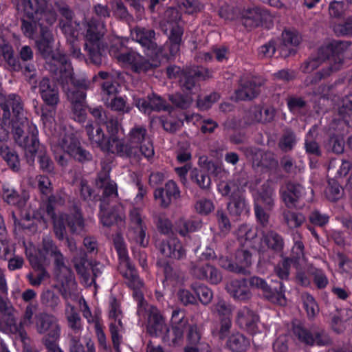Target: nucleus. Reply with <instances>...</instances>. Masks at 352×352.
<instances>
[{
  "label": "nucleus",
  "instance_id": "f3484780",
  "mask_svg": "<svg viewBox=\"0 0 352 352\" xmlns=\"http://www.w3.org/2000/svg\"><path fill=\"white\" fill-rule=\"evenodd\" d=\"M265 84V80L259 78L242 81L239 87L235 91V98L238 100H251L258 96L261 87Z\"/></svg>",
  "mask_w": 352,
  "mask_h": 352
},
{
  "label": "nucleus",
  "instance_id": "052dcab7",
  "mask_svg": "<svg viewBox=\"0 0 352 352\" xmlns=\"http://www.w3.org/2000/svg\"><path fill=\"white\" fill-rule=\"evenodd\" d=\"M42 305L55 311L60 302V297L54 291L50 289L44 290L41 295Z\"/></svg>",
  "mask_w": 352,
  "mask_h": 352
},
{
  "label": "nucleus",
  "instance_id": "a211bd4d",
  "mask_svg": "<svg viewBox=\"0 0 352 352\" xmlns=\"http://www.w3.org/2000/svg\"><path fill=\"white\" fill-rule=\"evenodd\" d=\"M102 151L116 154L123 157H137V148L129 145L124 139H120L117 136H109L106 140Z\"/></svg>",
  "mask_w": 352,
  "mask_h": 352
},
{
  "label": "nucleus",
  "instance_id": "f257e3e1",
  "mask_svg": "<svg viewBox=\"0 0 352 352\" xmlns=\"http://www.w3.org/2000/svg\"><path fill=\"white\" fill-rule=\"evenodd\" d=\"M39 254L53 258L54 276L58 283L53 287L59 292L64 299L67 300L75 292L76 282L72 269L65 265L63 254L55 243L50 239L43 240L42 248L39 250Z\"/></svg>",
  "mask_w": 352,
  "mask_h": 352
},
{
  "label": "nucleus",
  "instance_id": "49530a36",
  "mask_svg": "<svg viewBox=\"0 0 352 352\" xmlns=\"http://www.w3.org/2000/svg\"><path fill=\"white\" fill-rule=\"evenodd\" d=\"M85 131L91 144L102 149L106 142L102 129L98 126H94L93 124L88 123L85 126Z\"/></svg>",
  "mask_w": 352,
  "mask_h": 352
},
{
  "label": "nucleus",
  "instance_id": "e433bc0d",
  "mask_svg": "<svg viewBox=\"0 0 352 352\" xmlns=\"http://www.w3.org/2000/svg\"><path fill=\"white\" fill-rule=\"evenodd\" d=\"M171 322L172 330L175 336L173 342L177 343L182 339L184 332L188 327V319L184 317L183 312L179 310H174L172 314Z\"/></svg>",
  "mask_w": 352,
  "mask_h": 352
},
{
  "label": "nucleus",
  "instance_id": "7c9ffc66",
  "mask_svg": "<svg viewBox=\"0 0 352 352\" xmlns=\"http://www.w3.org/2000/svg\"><path fill=\"white\" fill-rule=\"evenodd\" d=\"M250 242L245 240L241 244L235 252V263L239 270V274H247L249 271L246 269L252 264V254L250 251Z\"/></svg>",
  "mask_w": 352,
  "mask_h": 352
},
{
  "label": "nucleus",
  "instance_id": "a878e982",
  "mask_svg": "<svg viewBox=\"0 0 352 352\" xmlns=\"http://www.w3.org/2000/svg\"><path fill=\"white\" fill-rule=\"evenodd\" d=\"M16 101L20 103L22 109L25 110L23 101L20 96L16 94L6 96L0 92V107L3 110L2 124L4 125H7L8 122H10L12 117L14 116V107H15Z\"/></svg>",
  "mask_w": 352,
  "mask_h": 352
},
{
  "label": "nucleus",
  "instance_id": "a19ab883",
  "mask_svg": "<svg viewBox=\"0 0 352 352\" xmlns=\"http://www.w3.org/2000/svg\"><path fill=\"white\" fill-rule=\"evenodd\" d=\"M227 207L230 214L236 217V219L245 214L248 212V207L243 192L240 195H236L232 199H230Z\"/></svg>",
  "mask_w": 352,
  "mask_h": 352
},
{
  "label": "nucleus",
  "instance_id": "0eeeda50",
  "mask_svg": "<svg viewBox=\"0 0 352 352\" xmlns=\"http://www.w3.org/2000/svg\"><path fill=\"white\" fill-rule=\"evenodd\" d=\"M34 324L40 334L46 333L42 338V343L50 340H58L60 327L57 318L47 312H38L34 317Z\"/></svg>",
  "mask_w": 352,
  "mask_h": 352
},
{
  "label": "nucleus",
  "instance_id": "aec40b11",
  "mask_svg": "<svg viewBox=\"0 0 352 352\" xmlns=\"http://www.w3.org/2000/svg\"><path fill=\"white\" fill-rule=\"evenodd\" d=\"M131 36L142 47L155 54L161 52L155 42V32L153 30L142 27H135L131 30Z\"/></svg>",
  "mask_w": 352,
  "mask_h": 352
},
{
  "label": "nucleus",
  "instance_id": "f8f14e48",
  "mask_svg": "<svg viewBox=\"0 0 352 352\" xmlns=\"http://www.w3.org/2000/svg\"><path fill=\"white\" fill-rule=\"evenodd\" d=\"M294 334L298 339L307 345L329 346L332 340L323 329L309 330L301 324H294Z\"/></svg>",
  "mask_w": 352,
  "mask_h": 352
},
{
  "label": "nucleus",
  "instance_id": "4d7b16f0",
  "mask_svg": "<svg viewBox=\"0 0 352 352\" xmlns=\"http://www.w3.org/2000/svg\"><path fill=\"white\" fill-rule=\"evenodd\" d=\"M190 178L201 190L204 191L210 190L211 179L208 174L195 168L190 171Z\"/></svg>",
  "mask_w": 352,
  "mask_h": 352
},
{
  "label": "nucleus",
  "instance_id": "bb28decb",
  "mask_svg": "<svg viewBox=\"0 0 352 352\" xmlns=\"http://www.w3.org/2000/svg\"><path fill=\"white\" fill-rule=\"evenodd\" d=\"M246 278L234 279L226 285V290L234 299L245 300L251 298L252 294L247 286Z\"/></svg>",
  "mask_w": 352,
  "mask_h": 352
},
{
  "label": "nucleus",
  "instance_id": "5fc2aeb1",
  "mask_svg": "<svg viewBox=\"0 0 352 352\" xmlns=\"http://www.w3.org/2000/svg\"><path fill=\"white\" fill-rule=\"evenodd\" d=\"M326 197L331 201L335 202L341 199L344 194V189L338 181L331 178L328 180V185L324 191Z\"/></svg>",
  "mask_w": 352,
  "mask_h": 352
},
{
  "label": "nucleus",
  "instance_id": "8fccbe9b",
  "mask_svg": "<svg viewBox=\"0 0 352 352\" xmlns=\"http://www.w3.org/2000/svg\"><path fill=\"white\" fill-rule=\"evenodd\" d=\"M340 70V65L338 64H333L330 66L323 68L321 70L316 72L313 76L307 77L305 81L306 86L316 85L322 80L330 76L332 73Z\"/></svg>",
  "mask_w": 352,
  "mask_h": 352
},
{
  "label": "nucleus",
  "instance_id": "680f3d73",
  "mask_svg": "<svg viewBox=\"0 0 352 352\" xmlns=\"http://www.w3.org/2000/svg\"><path fill=\"white\" fill-rule=\"evenodd\" d=\"M72 262L77 273H82L83 271L89 270L88 267L91 265L87 259V254L82 249L74 254Z\"/></svg>",
  "mask_w": 352,
  "mask_h": 352
},
{
  "label": "nucleus",
  "instance_id": "b1692460",
  "mask_svg": "<svg viewBox=\"0 0 352 352\" xmlns=\"http://www.w3.org/2000/svg\"><path fill=\"white\" fill-rule=\"evenodd\" d=\"M34 3L31 0H15L14 2L16 11V14L23 15L28 19H34L38 16L43 5L44 1L41 0H34Z\"/></svg>",
  "mask_w": 352,
  "mask_h": 352
},
{
  "label": "nucleus",
  "instance_id": "7ed1b4c3",
  "mask_svg": "<svg viewBox=\"0 0 352 352\" xmlns=\"http://www.w3.org/2000/svg\"><path fill=\"white\" fill-rule=\"evenodd\" d=\"M113 244L121 260L119 270L126 280L128 286L133 289V296L138 301L139 306L142 307L144 303L143 294L140 291L142 283L134 266L129 261L123 239L119 232L113 238Z\"/></svg>",
  "mask_w": 352,
  "mask_h": 352
},
{
  "label": "nucleus",
  "instance_id": "ddd939ff",
  "mask_svg": "<svg viewBox=\"0 0 352 352\" xmlns=\"http://www.w3.org/2000/svg\"><path fill=\"white\" fill-rule=\"evenodd\" d=\"M25 156L29 165L34 164L35 157L37 156L40 168L46 173H53L54 164L48 155L45 148L40 144L38 140L32 139V146L25 151Z\"/></svg>",
  "mask_w": 352,
  "mask_h": 352
},
{
  "label": "nucleus",
  "instance_id": "5701e85b",
  "mask_svg": "<svg viewBox=\"0 0 352 352\" xmlns=\"http://www.w3.org/2000/svg\"><path fill=\"white\" fill-rule=\"evenodd\" d=\"M108 204H100V219L102 224L106 227L113 225L122 227L124 224V214L122 210L116 206L107 208Z\"/></svg>",
  "mask_w": 352,
  "mask_h": 352
},
{
  "label": "nucleus",
  "instance_id": "09e8293b",
  "mask_svg": "<svg viewBox=\"0 0 352 352\" xmlns=\"http://www.w3.org/2000/svg\"><path fill=\"white\" fill-rule=\"evenodd\" d=\"M201 226V221L197 220L179 219L175 222V230L183 236H186L189 232L198 230Z\"/></svg>",
  "mask_w": 352,
  "mask_h": 352
},
{
  "label": "nucleus",
  "instance_id": "423d86ee",
  "mask_svg": "<svg viewBox=\"0 0 352 352\" xmlns=\"http://www.w3.org/2000/svg\"><path fill=\"white\" fill-rule=\"evenodd\" d=\"M248 283L252 287L261 289L264 297L272 303L281 306L286 305L282 282L272 280L270 283H267L260 277L252 276L249 278Z\"/></svg>",
  "mask_w": 352,
  "mask_h": 352
},
{
  "label": "nucleus",
  "instance_id": "dca6fc26",
  "mask_svg": "<svg viewBox=\"0 0 352 352\" xmlns=\"http://www.w3.org/2000/svg\"><path fill=\"white\" fill-rule=\"evenodd\" d=\"M96 185L98 188L103 189L102 195L98 199L101 204H109V199L118 196L117 185L110 179L108 170L104 169L98 173Z\"/></svg>",
  "mask_w": 352,
  "mask_h": 352
},
{
  "label": "nucleus",
  "instance_id": "864d4df0",
  "mask_svg": "<svg viewBox=\"0 0 352 352\" xmlns=\"http://www.w3.org/2000/svg\"><path fill=\"white\" fill-rule=\"evenodd\" d=\"M191 289L204 305H208L212 302L213 293L207 286L203 284L193 283L191 285Z\"/></svg>",
  "mask_w": 352,
  "mask_h": 352
},
{
  "label": "nucleus",
  "instance_id": "9d476101",
  "mask_svg": "<svg viewBox=\"0 0 352 352\" xmlns=\"http://www.w3.org/2000/svg\"><path fill=\"white\" fill-rule=\"evenodd\" d=\"M118 60L131 65V71L138 74L153 72L160 65L157 59H149L134 52H127L119 55Z\"/></svg>",
  "mask_w": 352,
  "mask_h": 352
},
{
  "label": "nucleus",
  "instance_id": "4c0bfd02",
  "mask_svg": "<svg viewBox=\"0 0 352 352\" xmlns=\"http://www.w3.org/2000/svg\"><path fill=\"white\" fill-rule=\"evenodd\" d=\"M261 241L267 247L276 253H280L284 248V239L283 236L276 231H262Z\"/></svg>",
  "mask_w": 352,
  "mask_h": 352
},
{
  "label": "nucleus",
  "instance_id": "6e6d98bb",
  "mask_svg": "<svg viewBox=\"0 0 352 352\" xmlns=\"http://www.w3.org/2000/svg\"><path fill=\"white\" fill-rule=\"evenodd\" d=\"M296 142V136L293 130L285 128L278 142V147L284 152L292 150Z\"/></svg>",
  "mask_w": 352,
  "mask_h": 352
},
{
  "label": "nucleus",
  "instance_id": "c9c22d12",
  "mask_svg": "<svg viewBox=\"0 0 352 352\" xmlns=\"http://www.w3.org/2000/svg\"><path fill=\"white\" fill-rule=\"evenodd\" d=\"M65 221L72 234L83 236L86 233L85 220L78 209L67 215Z\"/></svg>",
  "mask_w": 352,
  "mask_h": 352
},
{
  "label": "nucleus",
  "instance_id": "338daca9",
  "mask_svg": "<svg viewBox=\"0 0 352 352\" xmlns=\"http://www.w3.org/2000/svg\"><path fill=\"white\" fill-rule=\"evenodd\" d=\"M272 210H267L260 203H254V213L256 221L263 228H267L270 225V212Z\"/></svg>",
  "mask_w": 352,
  "mask_h": 352
},
{
  "label": "nucleus",
  "instance_id": "bf43d9fd",
  "mask_svg": "<svg viewBox=\"0 0 352 352\" xmlns=\"http://www.w3.org/2000/svg\"><path fill=\"white\" fill-rule=\"evenodd\" d=\"M345 142L344 138L338 135H331L325 144V148L329 152L335 154H342L344 151Z\"/></svg>",
  "mask_w": 352,
  "mask_h": 352
},
{
  "label": "nucleus",
  "instance_id": "0e129e2a",
  "mask_svg": "<svg viewBox=\"0 0 352 352\" xmlns=\"http://www.w3.org/2000/svg\"><path fill=\"white\" fill-rule=\"evenodd\" d=\"M283 217L285 223L290 228L300 226L305 220V217L301 213H296L288 210H285L283 212Z\"/></svg>",
  "mask_w": 352,
  "mask_h": 352
},
{
  "label": "nucleus",
  "instance_id": "20e7f679",
  "mask_svg": "<svg viewBox=\"0 0 352 352\" xmlns=\"http://www.w3.org/2000/svg\"><path fill=\"white\" fill-rule=\"evenodd\" d=\"M8 126H11L12 133L15 142L20 146L30 150L32 146V139L38 140L34 134L29 133V122L25 116V110L22 109L21 105L16 101L14 107V116L12 117Z\"/></svg>",
  "mask_w": 352,
  "mask_h": 352
},
{
  "label": "nucleus",
  "instance_id": "13d9d810",
  "mask_svg": "<svg viewBox=\"0 0 352 352\" xmlns=\"http://www.w3.org/2000/svg\"><path fill=\"white\" fill-rule=\"evenodd\" d=\"M329 44L331 50H332V57L334 60L333 64L339 65L340 69L343 63V58L341 57V55L348 49L349 43L346 41H333Z\"/></svg>",
  "mask_w": 352,
  "mask_h": 352
},
{
  "label": "nucleus",
  "instance_id": "412c9836",
  "mask_svg": "<svg viewBox=\"0 0 352 352\" xmlns=\"http://www.w3.org/2000/svg\"><path fill=\"white\" fill-rule=\"evenodd\" d=\"M180 197V191L176 183L173 180L167 182L164 188H159L154 191V198L159 201L160 206L167 208L173 200Z\"/></svg>",
  "mask_w": 352,
  "mask_h": 352
},
{
  "label": "nucleus",
  "instance_id": "9b49d317",
  "mask_svg": "<svg viewBox=\"0 0 352 352\" xmlns=\"http://www.w3.org/2000/svg\"><path fill=\"white\" fill-rule=\"evenodd\" d=\"M209 78L208 69L198 66L184 67L179 85L184 92L193 94V91L199 87V81Z\"/></svg>",
  "mask_w": 352,
  "mask_h": 352
},
{
  "label": "nucleus",
  "instance_id": "f03ea898",
  "mask_svg": "<svg viewBox=\"0 0 352 352\" xmlns=\"http://www.w3.org/2000/svg\"><path fill=\"white\" fill-rule=\"evenodd\" d=\"M85 43L84 50L90 63L100 66L104 57L100 50V40L107 32V25L104 21L98 20L94 16L85 23Z\"/></svg>",
  "mask_w": 352,
  "mask_h": 352
},
{
  "label": "nucleus",
  "instance_id": "4be33fe9",
  "mask_svg": "<svg viewBox=\"0 0 352 352\" xmlns=\"http://www.w3.org/2000/svg\"><path fill=\"white\" fill-rule=\"evenodd\" d=\"M155 247L166 257L180 260L186 256V250L182 243L175 238L169 240L156 241Z\"/></svg>",
  "mask_w": 352,
  "mask_h": 352
},
{
  "label": "nucleus",
  "instance_id": "473e14b6",
  "mask_svg": "<svg viewBox=\"0 0 352 352\" xmlns=\"http://www.w3.org/2000/svg\"><path fill=\"white\" fill-rule=\"evenodd\" d=\"M252 153V166L254 169L265 168L275 169L278 166V162L275 155L270 151L257 150Z\"/></svg>",
  "mask_w": 352,
  "mask_h": 352
},
{
  "label": "nucleus",
  "instance_id": "de8ad7c7",
  "mask_svg": "<svg viewBox=\"0 0 352 352\" xmlns=\"http://www.w3.org/2000/svg\"><path fill=\"white\" fill-rule=\"evenodd\" d=\"M183 34L184 30L179 25L171 27L168 36L169 51L171 55L175 56L179 52Z\"/></svg>",
  "mask_w": 352,
  "mask_h": 352
},
{
  "label": "nucleus",
  "instance_id": "f704fd0d",
  "mask_svg": "<svg viewBox=\"0 0 352 352\" xmlns=\"http://www.w3.org/2000/svg\"><path fill=\"white\" fill-rule=\"evenodd\" d=\"M0 54L8 70L19 72L22 69L21 63L18 56L15 55L12 45L8 43L0 45Z\"/></svg>",
  "mask_w": 352,
  "mask_h": 352
},
{
  "label": "nucleus",
  "instance_id": "4468645a",
  "mask_svg": "<svg viewBox=\"0 0 352 352\" xmlns=\"http://www.w3.org/2000/svg\"><path fill=\"white\" fill-rule=\"evenodd\" d=\"M0 314L4 318L3 322L0 319V330L11 334H16L19 329L16 327L18 311L7 298H0Z\"/></svg>",
  "mask_w": 352,
  "mask_h": 352
},
{
  "label": "nucleus",
  "instance_id": "774afa93",
  "mask_svg": "<svg viewBox=\"0 0 352 352\" xmlns=\"http://www.w3.org/2000/svg\"><path fill=\"white\" fill-rule=\"evenodd\" d=\"M339 114L342 117L344 122L352 127V98H346L342 105L339 108Z\"/></svg>",
  "mask_w": 352,
  "mask_h": 352
},
{
  "label": "nucleus",
  "instance_id": "2f4dec72",
  "mask_svg": "<svg viewBox=\"0 0 352 352\" xmlns=\"http://www.w3.org/2000/svg\"><path fill=\"white\" fill-rule=\"evenodd\" d=\"M147 331L153 336H158L162 333L168 331L163 317L155 307H151L149 310Z\"/></svg>",
  "mask_w": 352,
  "mask_h": 352
},
{
  "label": "nucleus",
  "instance_id": "6e6552de",
  "mask_svg": "<svg viewBox=\"0 0 352 352\" xmlns=\"http://www.w3.org/2000/svg\"><path fill=\"white\" fill-rule=\"evenodd\" d=\"M54 8L56 13H58L60 18L58 21V26L65 35H69L72 38L78 35L76 29L79 25L76 19V14L72 8L65 1L58 0L54 2Z\"/></svg>",
  "mask_w": 352,
  "mask_h": 352
},
{
  "label": "nucleus",
  "instance_id": "a18cd8bd",
  "mask_svg": "<svg viewBox=\"0 0 352 352\" xmlns=\"http://www.w3.org/2000/svg\"><path fill=\"white\" fill-rule=\"evenodd\" d=\"M250 346L248 340L241 333H233L228 338L226 346L233 352L245 351Z\"/></svg>",
  "mask_w": 352,
  "mask_h": 352
},
{
  "label": "nucleus",
  "instance_id": "ea45409f",
  "mask_svg": "<svg viewBox=\"0 0 352 352\" xmlns=\"http://www.w3.org/2000/svg\"><path fill=\"white\" fill-rule=\"evenodd\" d=\"M255 202H261L267 210L273 209L275 205L274 188L271 181L267 180L261 186L258 199Z\"/></svg>",
  "mask_w": 352,
  "mask_h": 352
},
{
  "label": "nucleus",
  "instance_id": "37998d69",
  "mask_svg": "<svg viewBox=\"0 0 352 352\" xmlns=\"http://www.w3.org/2000/svg\"><path fill=\"white\" fill-rule=\"evenodd\" d=\"M258 320V316L252 311L247 310L245 312L238 313V324L251 334L256 333Z\"/></svg>",
  "mask_w": 352,
  "mask_h": 352
},
{
  "label": "nucleus",
  "instance_id": "c756f323",
  "mask_svg": "<svg viewBox=\"0 0 352 352\" xmlns=\"http://www.w3.org/2000/svg\"><path fill=\"white\" fill-rule=\"evenodd\" d=\"M2 198L7 204L16 206L19 208H23L28 199L25 192H19L8 184L2 186Z\"/></svg>",
  "mask_w": 352,
  "mask_h": 352
},
{
  "label": "nucleus",
  "instance_id": "39448f33",
  "mask_svg": "<svg viewBox=\"0 0 352 352\" xmlns=\"http://www.w3.org/2000/svg\"><path fill=\"white\" fill-rule=\"evenodd\" d=\"M57 148L80 164H85L93 160V155L81 144L80 140L74 133H65L60 137Z\"/></svg>",
  "mask_w": 352,
  "mask_h": 352
},
{
  "label": "nucleus",
  "instance_id": "3c124183",
  "mask_svg": "<svg viewBox=\"0 0 352 352\" xmlns=\"http://www.w3.org/2000/svg\"><path fill=\"white\" fill-rule=\"evenodd\" d=\"M218 190L223 197H229L230 199L243 192L234 180L220 182L218 184Z\"/></svg>",
  "mask_w": 352,
  "mask_h": 352
},
{
  "label": "nucleus",
  "instance_id": "69168bd1",
  "mask_svg": "<svg viewBox=\"0 0 352 352\" xmlns=\"http://www.w3.org/2000/svg\"><path fill=\"white\" fill-rule=\"evenodd\" d=\"M148 98L151 111H165L170 113L173 109V107L166 104L163 98L155 94L148 95Z\"/></svg>",
  "mask_w": 352,
  "mask_h": 352
},
{
  "label": "nucleus",
  "instance_id": "2eb2a0df",
  "mask_svg": "<svg viewBox=\"0 0 352 352\" xmlns=\"http://www.w3.org/2000/svg\"><path fill=\"white\" fill-rule=\"evenodd\" d=\"M38 93L45 104L56 109L60 102L59 90L57 85L47 76L43 77L38 83Z\"/></svg>",
  "mask_w": 352,
  "mask_h": 352
},
{
  "label": "nucleus",
  "instance_id": "c03bdc74",
  "mask_svg": "<svg viewBox=\"0 0 352 352\" xmlns=\"http://www.w3.org/2000/svg\"><path fill=\"white\" fill-rule=\"evenodd\" d=\"M38 309V304L36 302L34 303H28L25 307L22 320L19 323L16 322V327L19 330L17 331L16 334H18L21 338L23 339L26 336L24 325L34 323L33 316L37 314Z\"/></svg>",
  "mask_w": 352,
  "mask_h": 352
},
{
  "label": "nucleus",
  "instance_id": "6ab92c4d",
  "mask_svg": "<svg viewBox=\"0 0 352 352\" xmlns=\"http://www.w3.org/2000/svg\"><path fill=\"white\" fill-rule=\"evenodd\" d=\"M242 24L248 29L258 27L263 21H266L270 14L258 7H248L240 12Z\"/></svg>",
  "mask_w": 352,
  "mask_h": 352
},
{
  "label": "nucleus",
  "instance_id": "1a4fd4ad",
  "mask_svg": "<svg viewBox=\"0 0 352 352\" xmlns=\"http://www.w3.org/2000/svg\"><path fill=\"white\" fill-rule=\"evenodd\" d=\"M128 144L137 148V156L141 153L145 157L149 158L154 155L153 144L144 126L135 125L131 129L128 135Z\"/></svg>",
  "mask_w": 352,
  "mask_h": 352
},
{
  "label": "nucleus",
  "instance_id": "393cba45",
  "mask_svg": "<svg viewBox=\"0 0 352 352\" xmlns=\"http://www.w3.org/2000/svg\"><path fill=\"white\" fill-rule=\"evenodd\" d=\"M302 187L298 184L287 182L282 185L280 189V197L288 208L296 206L302 195Z\"/></svg>",
  "mask_w": 352,
  "mask_h": 352
},
{
  "label": "nucleus",
  "instance_id": "e2e57ef3",
  "mask_svg": "<svg viewBox=\"0 0 352 352\" xmlns=\"http://www.w3.org/2000/svg\"><path fill=\"white\" fill-rule=\"evenodd\" d=\"M212 313L217 314L221 318H230L232 308L229 303L221 298H218L211 308Z\"/></svg>",
  "mask_w": 352,
  "mask_h": 352
},
{
  "label": "nucleus",
  "instance_id": "72a5a7b5",
  "mask_svg": "<svg viewBox=\"0 0 352 352\" xmlns=\"http://www.w3.org/2000/svg\"><path fill=\"white\" fill-rule=\"evenodd\" d=\"M352 169V160L347 159H331L329 162L327 174L332 178L342 177Z\"/></svg>",
  "mask_w": 352,
  "mask_h": 352
},
{
  "label": "nucleus",
  "instance_id": "603ef678",
  "mask_svg": "<svg viewBox=\"0 0 352 352\" xmlns=\"http://www.w3.org/2000/svg\"><path fill=\"white\" fill-rule=\"evenodd\" d=\"M192 94H189L188 92H186V94L177 92L170 94L168 99L176 108L186 109L189 108L192 103L193 99Z\"/></svg>",
  "mask_w": 352,
  "mask_h": 352
},
{
  "label": "nucleus",
  "instance_id": "cd10ccee",
  "mask_svg": "<svg viewBox=\"0 0 352 352\" xmlns=\"http://www.w3.org/2000/svg\"><path fill=\"white\" fill-rule=\"evenodd\" d=\"M47 69L63 90L67 89L69 82L72 83L74 78L72 65H67L65 67L58 68L56 64L48 63Z\"/></svg>",
  "mask_w": 352,
  "mask_h": 352
},
{
  "label": "nucleus",
  "instance_id": "79ce46f5",
  "mask_svg": "<svg viewBox=\"0 0 352 352\" xmlns=\"http://www.w3.org/2000/svg\"><path fill=\"white\" fill-rule=\"evenodd\" d=\"M0 156L6 162L9 168L14 172L21 170V163L17 153L7 144L0 145Z\"/></svg>",
  "mask_w": 352,
  "mask_h": 352
},
{
  "label": "nucleus",
  "instance_id": "c85d7f7f",
  "mask_svg": "<svg viewBox=\"0 0 352 352\" xmlns=\"http://www.w3.org/2000/svg\"><path fill=\"white\" fill-rule=\"evenodd\" d=\"M54 41L52 32L47 28L41 25V38L36 41V46L38 53L45 59H49L53 53Z\"/></svg>",
  "mask_w": 352,
  "mask_h": 352
},
{
  "label": "nucleus",
  "instance_id": "58836bf2",
  "mask_svg": "<svg viewBox=\"0 0 352 352\" xmlns=\"http://www.w3.org/2000/svg\"><path fill=\"white\" fill-rule=\"evenodd\" d=\"M300 42V36L295 32L285 30L282 33V45L280 46V54L283 57L294 54L296 50L293 48L287 50L288 46H296Z\"/></svg>",
  "mask_w": 352,
  "mask_h": 352
}]
</instances>
